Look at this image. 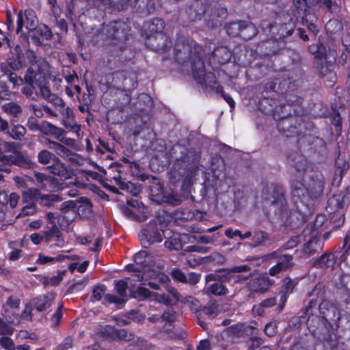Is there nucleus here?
I'll return each mask as SVG.
<instances>
[{
    "label": "nucleus",
    "instance_id": "49",
    "mask_svg": "<svg viewBox=\"0 0 350 350\" xmlns=\"http://www.w3.org/2000/svg\"><path fill=\"white\" fill-rule=\"evenodd\" d=\"M63 183H60L59 180L55 177L49 176L46 185L42 186V189L46 191H58L63 189Z\"/></svg>",
    "mask_w": 350,
    "mask_h": 350
},
{
    "label": "nucleus",
    "instance_id": "62",
    "mask_svg": "<svg viewBox=\"0 0 350 350\" xmlns=\"http://www.w3.org/2000/svg\"><path fill=\"white\" fill-rule=\"evenodd\" d=\"M11 64L14 66V70H18L25 65V56L22 53H18L14 56H12V58H8Z\"/></svg>",
    "mask_w": 350,
    "mask_h": 350
},
{
    "label": "nucleus",
    "instance_id": "35",
    "mask_svg": "<svg viewBox=\"0 0 350 350\" xmlns=\"http://www.w3.org/2000/svg\"><path fill=\"white\" fill-rule=\"evenodd\" d=\"M42 96L55 106H62L64 104L63 100L57 94L53 93L51 89L46 85V81L38 85Z\"/></svg>",
    "mask_w": 350,
    "mask_h": 350
},
{
    "label": "nucleus",
    "instance_id": "9",
    "mask_svg": "<svg viewBox=\"0 0 350 350\" xmlns=\"http://www.w3.org/2000/svg\"><path fill=\"white\" fill-rule=\"evenodd\" d=\"M130 24L128 21L116 20L107 24H103L101 29L102 36L105 39L115 41V43L123 42L129 40L132 36Z\"/></svg>",
    "mask_w": 350,
    "mask_h": 350
},
{
    "label": "nucleus",
    "instance_id": "27",
    "mask_svg": "<svg viewBox=\"0 0 350 350\" xmlns=\"http://www.w3.org/2000/svg\"><path fill=\"white\" fill-rule=\"evenodd\" d=\"M54 296L51 294L40 295L31 299V304L38 312H43L49 309L53 304Z\"/></svg>",
    "mask_w": 350,
    "mask_h": 350
},
{
    "label": "nucleus",
    "instance_id": "26",
    "mask_svg": "<svg viewBox=\"0 0 350 350\" xmlns=\"http://www.w3.org/2000/svg\"><path fill=\"white\" fill-rule=\"evenodd\" d=\"M321 317L327 323L334 321L336 319V308L329 301L323 300L319 304Z\"/></svg>",
    "mask_w": 350,
    "mask_h": 350
},
{
    "label": "nucleus",
    "instance_id": "10",
    "mask_svg": "<svg viewBox=\"0 0 350 350\" xmlns=\"http://www.w3.org/2000/svg\"><path fill=\"white\" fill-rule=\"evenodd\" d=\"M46 81V77L43 70L38 64H32L29 67L24 75L23 87L21 92L28 98L34 99L36 85L38 87L42 82Z\"/></svg>",
    "mask_w": 350,
    "mask_h": 350
},
{
    "label": "nucleus",
    "instance_id": "41",
    "mask_svg": "<svg viewBox=\"0 0 350 350\" xmlns=\"http://www.w3.org/2000/svg\"><path fill=\"white\" fill-rule=\"evenodd\" d=\"M46 144L50 149L53 150L61 157L67 158L74 154L72 151L59 142L46 139Z\"/></svg>",
    "mask_w": 350,
    "mask_h": 350
},
{
    "label": "nucleus",
    "instance_id": "24",
    "mask_svg": "<svg viewBox=\"0 0 350 350\" xmlns=\"http://www.w3.org/2000/svg\"><path fill=\"white\" fill-rule=\"evenodd\" d=\"M39 131L44 135H51L54 137L56 139L61 142H66V141H73L70 138L65 139L66 132L64 129L57 127L51 122L43 121L40 124Z\"/></svg>",
    "mask_w": 350,
    "mask_h": 350
},
{
    "label": "nucleus",
    "instance_id": "25",
    "mask_svg": "<svg viewBox=\"0 0 350 350\" xmlns=\"http://www.w3.org/2000/svg\"><path fill=\"white\" fill-rule=\"evenodd\" d=\"M51 172L58 176L61 180L71 178L74 176V171L69 166L66 165L57 157L53 160V163L50 166Z\"/></svg>",
    "mask_w": 350,
    "mask_h": 350
},
{
    "label": "nucleus",
    "instance_id": "14",
    "mask_svg": "<svg viewBox=\"0 0 350 350\" xmlns=\"http://www.w3.org/2000/svg\"><path fill=\"white\" fill-rule=\"evenodd\" d=\"M164 232L159 229L155 221L150 222L142 231L140 243L143 247L148 248L152 243H161L163 239Z\"/></svg>",
    "mask_w": 350,
    "mask_h": 350
},
{
    "label": "nucleus",
    "instance_id": "19",
    "mask_svg": "<svg viewBox=\"0 0 350 350\" xmlns=\"http://www.w3.org/2000/svg\"><path fill=\"white\" fill-rule=\"evenodd\" d=\"M274 284V280L267 275H258L252 277L247 283L249 291L254 293H263Z\"/></svg>",
    "mask_w": 350,
    "mask_h": 350
},
{
    "label": "nucleus",
    "instance_id": "43",
    "mask_svg": "<svg viewBox=\"0 0 350 350\" xmlns=\"http://www.w3.org/2000/svg\"><path fill=\"white\" fill-rule=\"evenodd\" d=\"M240 38L244 40H251L257 33V29L252 23L243 21Z\"/></svg>",
    "mask_w": 350,
    "mask_h": 350
},
{
    "label": "nucleus",
    "instance_id": "5",
    "mask_svg": "<svg viewBox=\"0 0 350 350\" xmlns=\"http://www.w3.org/2000/svg\"><path fill=\"white\" fill-rule=\"evenodd\" d=\"M296 27V22L290 18L288 22L283 23H269L267 26L271 39L263 41L259 47H265L264 55L271 56L279 53L280 48L279 43L284 44L286 39L293 35Z\"/></svg>",
    "mask_w": 350,
    "mask_h": 350
},
{
    "label": "nucleus",
    "instance_id": "7",
    "mask_svg": "<svg viewBox=\"0 0 350 350\" xmlns=\"http://www.w3.org/2000/svg\"><path fill=\"white\" fill-rule=\"evenodd\" d=\"M198 159L193 148L185 149L180 158L177 159L170 169V178L179 180L191 168L197 167Z\"/></svg>",
    "mask_w": 350,
    "mask_h": 350
},
{
    "label": "nucleus",
    "instance_id": "12",
    "mask_svg": "<svg viewBox=\"0 0 350 350\" xmlns=\"http://www.w3.org/2000/svg\"><path fill=\"white\" fill-rule=\"evenodd\" d=\"M261 198L263 201L276 207V210L284 208L286 205V198L285 196V191L283 186L278 183H271L266 184L261 193Z\"/></svg>",
    "mask_w": 350,
    "mask_h": 350
},
{
    "label": "nucleus",
    "instance_id": "57",
    "mask_svg": "<svg viewBox=\"0 0 350 350\" xmlns=\"http://www.w3.org/2000/svg\"><path fill=\"white\" fill-rule=\"evenodd\" d=\"M150 256L146 251L142 250L136 253L134 256V262L142 269L149 266V262L147 258Z\"/></svg>",
    "mask_w": 350,
    "mask_h": 350
},
{
    "label": "nucleus",
    "instance_id": "13",
    "mask_svg": "<svg viewBox=\"0 0 350 350\" xmlns=\"http://www.w3.org/2000/svg\"><path fill=\"white\" fill-rule=\"evenodd\" d=\"M295 209H288V204L284 208H279L275 210V213L280 217L282 225L288 227L291 229H296L305 222V214L299 208L297 204H295Z\"/></svg>",
    "mask_w": 350,
    "mask_h": 350
},
{
    "label": "nucleus",
    "instance_id": "60",
    "mask_svg": "<svg viewBox=\"0 0 350 350\" xmlns=\"http://www.w3.org/2000/svg\"><path fill=\"white\" fill-rule=\"evenodd\" d=\"M107 290L105 284H99L94 287L92 290V295L90 297L92 302L98 301L101 299L102 297L105 295Z\"/></svg>",
    "mask_w": 350,
    "mask_h": 350
},
{
    "label": "nucleus",
    "instance_id": "36",
    "mask_svg": "<svg viewBox=\"0 0 350 350\" xmlns=\"http://www.w3.org/2000/svg\"><path fill=\"white\" fill-rule=\"evenodd\" d=\"M218 314V305L215 302H208L207 306H200L196 309V315L204 319H213Z\"/></svg>",
    "mask_w": 350,
    "mask_h": 350
},
{
    "label": "nucleus",
    "instance_id": "15",
    "mask_svg": "<svg viewBox=\"0 0 350 350\" xmlns=\"http://www.w3.org/2000/svg\"><path fill=\"white\" fill-rule=\"evenodd\" d=\"M145 44L153 51L163 53L171 49L172 41L163 32L157 35L148 36L146 38Z\"/></svg>",
    "mask_w": 350,
    "mask_h": 350
},
{
    "label": "nucleus",
    "instance_id": "47",
    "mask_svg": "<svg viewBox=\"0 0 350 350\" xmlns=\"http://www.w3.org/2000/svg\"><path fill=\"white\" fill-rule=\"evenodd\" d=\"M298 278L292 279L288 275H286L283 279V284L282 286V290L289 294H292L295 292L296 286L298 285Z\"/></svg>",
    "mask_w": 350,
    "mask_h": 350
},
{
    "label": "nucleus",
    "instance_id": "37",
    "mask_svg": "<svg viewBox=\"0 0 350 350\" xmlns=\"http://www.w3.org/2000/svg\"><path fill=\"white\" fill-rule=\"evenodd\" d=\"M127 72L125 70H117L107 77V80H111V85L114 88H124L126 81Z\"/></svg>",
    "mask_w": 350,
    "mask_h": 350
},
{
    "label": "nucleus",
    "instance_id": "54",
    "mask_svg": "<svg viewBox=\"0 0 350 350\" xmlns=\"http://www.w3.org/2000/svg\"><path fill=\"white\" fill-rule=\"evenodd\" d=\"M282 270L286 271L294 266L293 257L290 254H282L276 263Z\"/></svg>",
    "mask_w": 350,
    "mask_h": 350
},
{
    "label": "nucleus",
    "instance_id": "46",
    "mask_svg": "<svg viewBox=\"0 0 350 350\" xmlns=\"http://www.w3.org/2000/svg\"><path fill=\"white\" fill-rule=\"evenodd\" d=\"M243 21H232L225 26L227 34L231 37H239L241 32Z\"/></svg>",
    "mask_w": 350,
    "mask_h": 350
},
{
    "label": "nucleus",
    "instance_id": "39",
    "mask_svg": "<svg viewBox=\"0 0 350 350\" xmlns=\"http://www.w3.org/2000/svg\"><path fill=\"white\" fill-rule=\"evenodd\" d=\"M205 290L207 294L215 296H224L229 293L226 285L219 282H214L210 284L206 283Z\"/></svg>",
    "mask_w": 350,
    "mask_h": 350
},
{
    "label": "nucleus",
    "instance_id": "28",
    "mask_svg": "<svg viewBox=\"0 0 350 350\" xmlns=\"http://www.w3.org/2000/svg\"><path fill=\"white\" fill-rule=\"evenodd\" d=\"M233 278V273L231 269H217L215 273H209L206 275V283L209 282H219L222 284L230 282Z\"/></svg>",
    "mask_w": 350,
    "mask_h": 350
},
{
    "label": "nucleus",
    "instance_id": "17",
    "mask_svg": "<svg viewBox=\"0 0 350 350\" xmlns=\"http://www.w3.org/2000/svg\"><path fill=\"white\" fill-rule=\"evenodd\" d=\"M210 8L209 0H193L186 8L188 18L191 21H200Z\"/></svg>",
    "mask_w": 350,
    "mask_h": 350
},
{
    "label": "nucleus",
    "instance_id": "64",
    "mask_svg": "<svg viewBox=\"0 0 350 350\" xmlns=\"http://www.w3.org/2000/svg\"><path fill=\"white\" fill-rule=\"evenodd\" d=\"M326 219H327V217L325 214L319 213L316 215V218H315L313 224H308L307 228H308V226H310V229H312V228L313 229L312 234L317 233L315 232V230L320 228L321 227H322L323 225L324 224V223L325 222Z\"/></svg>",
    "mask_w": 350,
    "mask_h": 350
},
{
    "label": "nucleus",
    "instance_id": "23",
    "mask_svg": "<svg viewBox=\"0 0 350 350\" xmlns=\"http://www.w3.org/2000/svg\"><path fill=\"white\" fill-rule=\"evenodd\" d=\"M316 70L318 76L320 78L327 77V81L330 83V85H334L337 81V77L334 72V66L327 62L326 59L314 62Z\"/></svg>",
    "mask_w": 350,
    "mask_h": 350
},
{
    "label": "nucleus",
    "instance_id": "11",
    "mask_svg": "<svg viewBox=\"0 0 350 350\" xmlns=\"http://www.w3.org/2000/svg\"><path fill=\"white\" fill-rule=\"evenodd\" d=\"M350 252V244L347 246L342 243L334 252H325L318 258L313 259L312 265L317 268L334 269V265L338 260L339 263L345 262L347 254Z\"/></svg>",
    "mask_w": 350,
    "mask_h": 350
},
{
    "label": "nucleus",
    "instance_id": "29",
    "mask_svg": "<svg viewBox=\"0 0 350 350\" xmlns=\"http://www.w3.org/2000/svg\"><path fill=\"white\" fill-rule=\"evenodd\" d=\"M86 90L87 92H84L81 96H78L79 103L78 108L81 113L87 112L92 116V113L90 111V107L93 100L94 89L91 85L87 84Z\"/></svg>",
    "mask_w": 350,
    "mask_h": 350
},
{
    "label": "nucleus",
    "instance_id": "16",
    "mask_svg": "<svg viewBox=\"0 0 350 350\" xmlns=\"http://www.w3.org/2000/svg\"><path fill=\"white\" fill-rule=\"evenodd\" d=\"M61 214L57 217V223L60 228H66L74 221L76 217V203L68 200L61 204Z\"/></svg>",
    "mask_w": 350,
    "mask_h": 350
},
{
    "label": "nucleus",
    "instance_id": "63",
    "mask_svg": "<svg viewBox=\"0 0 350 350\" xmlns=\"http://www.w3.org/2000/svg\"><path fill=\"white\" fill-rule=\"evenodd\" d=\"M14 327L0 317V336H12L14 332Z\"/></svg>",
    "mask_w": 350,
    "mask_h": 350
},
{
    "label": "nucleus",
    "instance_id": "18",
    "mask_svg": "<svg viewBox=\"0 0 350 350\" xmlns=\"http://www.w3.org/2000/svg\"><path fill=\"white\" fill-rule=\"evenodd\" d=\"M110 167H116L118 174V176H114L113 178L120 189L126 191L134 196H137L140 193L141 190L139 187L131 182H125L122 178L120 174L122 173V168L124 167L122 163L113 162L110 164Z\"/></svg>",
    "mask_w": 350,
    "mask_h": 350
},
{
    "label": "nucleus",
    "instance_id": "56",
    "mask_svg": "<svg viewBox=\"0 0 350 350\" xmlns=\"http://www.w3.org/2000/svg\"><path fill=\"white\" fill-rule=\"evenodd\" d=\"M26 129L21 124L14 125L10 130H8L7 133L10 136L16 140H21L26 133Z\"/></svg>",
    "mask_w": 350,
    "mask_h": 350
},
{
    "label": "nucleus",
    "instance_id": "44",
    "mask_svg": "<svg viewBox=\"0 0 350 350\" xmlns=\"http://www.w3.org/2000/svg\"><path fill=\"white\" fill-rule=\"evenodd\" d=\"M66 271H58L57 275L49 277L48 275H44L41 278V282L44 286H56L63 280V275L66 273Z\"/></svg>",
    "mask_w": 350,
    "mask_h": 350
},
{
    "label": "nucleus",
    "instance_id": "42",
    "mask_svg": "<svg viewBox=\"0 0 350 350\" xmlns=\"http://www.w3.org/2000/svg\"><path fill=\"white\" fill-rule=\"evenodd\" d=\"M24 16H25L26 29L29 31L36 29L38 20L35 11L31 8L26 9L24 12Z\"/></svg>",
    "mask_w": 350,
    "mask_h": 350
},
{
    "label": "nucleus",
    "instance_id": "6",
    "mask_svg": "<svg viewBox=\"0 0 350 350\" xmlns=\"http://www.w3.org/2000/svg\"><path fill=\"white\" fill-rule=\"evenodd\" d=\"M350 204V192L347 188L333 194L327 202L325 211L329 215L332 230L343 226L345 221L344 209Z\"/></svg>",
    "mask_w": 350,
    "mask_h": 350
},
{
    "label": "nucleus",
    "instance_id": "8",
    "mask_svg": "<svg viewBox=\"0 0 350 350\" xmlns=\"http://www.w3.org/2000/svg\"><path fill=\"white\" fill-rule=\"evenodd\" d=\"M314 0H293L295 10H293L296 21L299 19L304 25L307 27L308 30L317 36L319 29L316 25L317 16L314 13L310 12L309 6L312 4Z\"/></svg>",
    "mask_w": 350,
    "mask_h": 350
},
{
    "label": "nucleus",
    "instance_id": "22",
    "mask_svg": "<svg viewBox=\"0 0 350 350\" xmlns=\"http://www.w3.org/2000/svg\"><path fill=\"white\" fill-rule=\"evenodd\" d=\"M122 163L126 165V167L129 170L130 172L133 176H137L139 178V180L144 181L146 180H148L150 178V181L157 185L158 187L157 189L159 191H161L163 190V185L161 184L160 180L159 178L152 176H149L144 173H140V166L139 165L135 162V161H131L129 159L126 157H123L122 159Z\"/></svg>",
    "mask_w": 350,
    "mask_h": 350
},
{
    "label": "nucleus",
    "instance_id": "55",
    "mask_svg": "<svg viewBox=\"0 0 350 350\" xmlns=\"http://www.w3.org/2000/svg\"><path fill=\"white\" fill-rule=\"evenodd\" d=\"M112 335L114 338L124 341H131L134 339V334L125 329H113Z\"/></svg>",
    "mask_w": 350,
    "mask_h": 350
},
{
    "label": "nucleus",
    "instance_id": "61",
    "mask_svg": "<svg viewBox=\"0 0 350 350\" xmlns=\"http://www.w3.org/2000/svg\"><path fill=\"white\" fill-rule=\"evenodd\" d=\"M187 264L192 268L196 266L204 264L203 257H200L199 255L194 254L192 252H189L186 256Z\"/></svg>",
    "mask_w": 350,
    "mask_h": 350
},
{
    "label": "nucleus",
    "instance_id": "38",
    "mask_svg": "<svg viewBox=\"0 0 350 350\" xmlns=\"http://www.w3.org/2000/svg\"><path fill=\"white\" fill-rule=\"evenodd\" d=\"M308 51L314 55V62L325 60L327 59L326 48L319 40L316 44L309 45Z\"/></svg>",
    "mask_w": 350,
    "mask_h": 350
},
{
    "label": "nucleus",
    "instance_id": "34",
    "mask_svg": "<svg viewBox=\"0 0 350 350\" xmlns=\"http://www.w3.org/2000/svg\"><path fill=\"white\" fill-rule=\"evenodd\" d=\"M129 293L131 298L135 299L139 301L150 299L154 295V293L144 286H139L135 288V285L132 284H130L129 286Z\"/></svg>",
    "mask_w": 350,
    "mask_h": 350
},
{
    "label": "nucleus",
    "instance_id": "31",
    "mask_svg": "<svg viewBox=\"0 0 350 350\" xmlns=\"http://www.w3.org/2000/svg\"><path fill=\"white\" fill-rule=\"evenodd\" d=\"M165 22L161 18H154L144 25L146 38L148 36L157 35L163 32Z\"/></svg>",
    "mask_w": 350,
    "mask_h": 350
},
{
    "label": "nucleus",
    "instance_id": "1",
    "mask_svg": "<svg viewBox=\"0 0 350 350\" xmlns=\"http://www.w3.org/2000/svg\"><path fill=\"white\" fill-rule=\"evenodd\" d=\"M287 162L296 172L295 178L291 183V194L295 204L298 202L307 206L308 204L321 196L323 192L325 183L323 180L310 177L308 183H305L304 175L309 167L308 161L301 153V148L290 150L286 153Z\"/></svg>",
    "mask_w": 350,
    "mask_h": 350
},
{
    "label": "nucleus",
    "instance_id": "40",
    "mask_svg": "<svg viewBox=\"0 0 350 350\" xmlns=\"http://www.w3.org/2000/svg\"><path fill=\"white\" fill-rule=\"evenodd\" d=\"M269 241L270 236L268 232L261 230H255L251 239V246L252 247L265 246Z\"/></svg>",
    "mask_w": 350,
    "mask_h": 350
},
{
    "label": "nucleus",
    "instance_id": "4",
    "mask_svg": "<svg viewBox=\"0 0 350 350\" xmlns=\"http://www.w3.org/2000/svg\"><path fill=\"white\" fill-rule=\"evenodd\" d=\"M291 104H286V108L282 111H275L273 118L277 121V129L280 133L286 137L301 135L304 131L309 129L310 123L303 120L302 117L297 114H291V107L293 105H300L302 98L295 95H290L286 98Z\"/></svg>",
    "mask_w": 350,
    "mask_h": 350
},
{
    "label": "nucleus",
    "instance_id": "48",
    "mask_svg": "<svg viewBox=\"0 0 350 350\" xmlns=\"http://www.w3.org/2000/svg\"><path fill=\"white\" fill-rule=\"evenodd\" d=\"M62 237V233L56 225H53L51 228L46 231L43 234V241L45 243H49L54 239L56 241H59Z\"/></svg>",
    "mask_w": 350,
    "mask_h": 350
},
{
    "label": "nucleus",
    "instance_id": "58",
    "mask_svg": "<svg viewBox=\"0 0 350 350\" xmlns=\"http://www.w3.org/2000/svg\"><path fill=\"white\" fill-rule=\"evenodd\" d=\"M330 121L332 124L335 126L336 131H341L342 126V119L340 112L336 107H332Z\"/></svg>",
    "mask_w": 350,
    "mask_h": 350
},
{
    "label": "nucleus",
    "instance_id": "3",
    "mask_svg": "<svg viewBox=\"0 0 350 350\" xmlns=\"http://www.w3.org/2000/svg\"><path fill=\"white\" fill-rule=\"evenodd\" d=\"M90 10L98 12V18H103L105 12L122 11L131 8L139 16H146L155 10L154 0H85Z\"/></svg>",
    "mask_w": 350,
    "mask_h": 350
},
{
    "label": "nucleus",
    "instance_id": "50",
    "mask_svg": "<svg viewBox=\"0 0 350 350\" xmlns=\"http://www.w3.org/2000/svg\"><path fill=\"white\" fill-rule=\"evenodd\" d=\"M70 257L68 256H65L63 254H59L55 257H50L43 255L40 253L38 254V258L37 260V263L40 265H45L49 262H60L65 259H69Z\"/></svg>",
    "mask_w": 350,
    "mask_h": 350
},
{
    "label": "nucleus",
    "instance_id": "33",
    "mask_svg": "<svg viewBox=\"0 0 350 350\" xmlns=\"http://www.w3.org/2000/svg\"><path fill=\"white\" fill-rule=\"evenodd\" d=\"M322 247L318 237V233H314L312 234L310 239L304 244L301 252L304 256L309 257L316 254L318 250L321 249Z\"/></svg>",
    "mask_w": 350,
    "mask_h": 350
},
{
    "label": "nucleus",
    "instance_id": "30",
    "mask_svg": "<svg viewBox=\"0 0 350 350\" xmlns=\"http://www.w3.org/2000/svg\"><path fill=\"white\" fill-rule=\"evenodd\" d=\"M10 159L12 165L18 166L23 169H31L35 166L34 162L25 153L22 151L15 152V154H11Z\"/></svg>",
    "mask_w": 350,
    "mask_h": 350
},
{
    "label": "nucleus",
    "instance_id": "59",
    "mask_svg": "<svg viewBox=\"0 0 350 350\" xmlns=\"http://www.w3.org/2000/svg\"><path fill=\"white\" fill-rule=\"evenodd\" d=\"M115 290L116 293L121 297H125L126 296V290L129 291V286L128 282L124 280H115Z\"/></svg>",
    "mask_w": 350,
    "mask_h": 350
},
{
    "label": "nucleus",
    "instance_id": "53",
    "mask_svg": "<svg viewBox=\"0 0 350 350\" xmlns=\"http://www.w3.org/2000/svg\"><path fill=\"white\" fill-rule=\"evenodd\" d=\"M67 116L64 119V124L67 129H70L72 131L77 132L80 126L76 123L72 116V111L69 108L66 110Z\"/></svg>",
    "mask_w": 350,
    "mask_h": 350
},
{
    "label": "nucleus",
    "instance_id": "45",
    "mask_svg": "<svg viewBox=\"0 0 350 350\" xmlns=\"http://www.w3.org/2000/svg\"><path fill=\"white\" fill-rule=\"evenodd\" d=\"M2 109L5 113L14 118H18L22 113L21 105L14 102H8L3 104Z\"/></svg>",
    "mask_w": 350,
    "mask_h": 350
},
{
    "label": "nucleus",
    "instance_id": "2",
    "mask_svg": "<svg viewBox=\"0 0 350 350\" xmlns=\"http://www.w3.org/2000/svg\"><path fill=\"white\" fill-rule=\"evenodd\" d=\"M182 50L176 46L174 49V57L178 64L185 66L191 64V72L194 80L200 85H204L208 83L209 88L215 92L217 86L221 85L216 79L213 72H206L205 69L204 59L205 50L199 44H194L191 48L188 44H183Z\"/></svg>",
    "mask_w": 350,
    "mask_h": 350
},
{
    "label": "nucleus",
    "instance_id": "20",
    "mask_svg": "<svg viewBox=\"0 0 350 350\" xmlns=\"http://www.w3.org/2000/svg\"><path fill=\"white\" fill-rule=\"evenodd\" d=\"M227 16L228 10L226 8L216 6L211 8V12L207 14L204 20L206 25L208 28L220 27Z\"/></svg>",
    "mask_w": 350,
    "mask_h": 350
},
{
    "label": "nucleus",
    "instance_id": "51",
    "mask_svg": "<svg viewBox=\"0 0 350 350\" xmlns=\"http://www.w3.org/2000/svg\"><path fill=\"white\" fill-rule=\"evenodd\" d=\"M204 264H213L221 265L225 261V257L219 252H213L209 256L203 257Z\"/></svg>",
    "mask_w": 350,
    "mask_h": 350
},
{
    "label": "nucleus",
    "instance_id": "52",
    "mask_svg": "<svg viewBox=\"0 0 350 350\" xmlns=\"http://www.w3.org/2000/svg\"><path fill=\"white\" fill-rule=\"evenodd\" d=\"M40 203L46 206H52L55 202L62 201V197L58 194H44L40 198Z\"/></svg>",
    "mask_w": 350,
    "mask_h": 350
},
{
    "label": "nucleus",
    "instance_id": "21",
    "mask_svg": "<svg viewBox=\"0 0 350 350\" xmlns=\"http://www.w3.org/2000/svg\"><path fill=\"white\" fill-rule=\"evenodd\" d=\"M277 100L275 96L263 95L258 100V107L260 111L268 115L270 114L273 117L275 111H280L286 108V104L276 105Z\"/></svg>",
    "mask_w": 350,
    "mask_h": 350
},
{
    "label": "nucleus",
    "instance_id": "32",
    "mask_svg": "<svg viewBox=\"0 0 350 350\" xmlns=\"http://www.w3.org/2000/svg\"><path fill=\"white\" fill-rule=\"evenodd\" d=\"M231 55V51L227 46H218L212 51L210 59L219 64H225L230 60Z\"/></svg>",
    "mask_w": 350,
    "mask_h": 350
}]
</instances>
